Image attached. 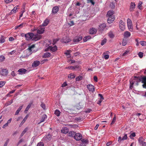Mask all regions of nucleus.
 <instances>
[{
  "label": "nucleus",
  "instance_id": "obj_61",
  "mask_svg": "<svg viewBox=\"0 0 146 146\" xmlns=\"http://www.w3.org/2000/svg\"><path fill=\"white\" fill-rule=\"evenodd\" d=\"M127 44V42L126 40H123L122 42V45L123 46H125Z\"/></svg>",
  "mask_w": 146,
  "mask_h": 146
},
{
  "label": "nucleus",
  "instance_id": "obj_39",
  "mask_svg": "<svg viewBox=\"0 0 146 146\" xmlns=\"http://www.w3.org/2000/svg\"><path fill=\"white\" fill-rule=\"evenodd\" d=\"M6 38L4 37L3 36H1L0 39V42L1 43H3L5 42V38Z\"/></svg>",
  "mask_w": 146,
  "mask_h": 146
},
{
  "label": "nucleus",
  "instance_id": "obj_45",
  "mask_svg": "<svg viewBox=\"0 0 146 146\" xmlns=\"http://www.w3.org/2000/svg\"><path fill=\"white\" fill-rule=\"evenodd\" d=\"M82 77L81 76H79L77 77L76 78V80L77 81H79L80 80L82 79Z\"/></svg>",
  "mask_w": 146,
  "mask_h": 146
},
{
  "label": "nucleus",
  "instance_id": "obj_15",
  "mask_svg": "<svg viewBox=\"0 0 146 146\" xmlns=\"http://www.w3.org/2000/svg\"><path fill=\"white\" fill-rule=\"evenodd\" d=\"M47 118V116L46 114L43 115L42 117L40 119V122L38 123V124H40L41 123L44 122L45 120Z\"/></svg>",
  "mask_w": 146,
  "mask_h": 146
},
{
  "label": "nucleus",
  "instance_id": "obj_25",
  "mask_svg": "<svg viewBox=\"0 0 146 146\" xmlns=\"http://www.w3.org/2000/svg\"><path fill=\"white\" fill-rule=\"evenodd\" d=\"M71 52V51L70 50H66V52H64V54L67 55L68 58H69L71 57L70 53Z\"/></svg>",
  "mask_w": 146,
  "mask_h": 146
},
{
  "label": "nucleus",
  "instance_id": "obj_59",
  "mask_svg": "<svg viewBox=\"0 0 146 146\" xmlns=\"http://www.w3.org/2000/svg\"><path fill=\"white\" fill-rule=\"evenodd\" d=\"M27 131V129H25L22 132V133L21 134V136H23V135H24V134L26 132V131Z\"/></svg>",
  "mask_w": 146,
  "mask_h": 146
},
{
  "label": "nucleus",
  "instance_id": "obj_47",
  "mask_svg": "<svg viewBox=\"0 0 146 146\" xmlns=\"http://www.w3.org/2000/svg\"><path fill=\"white\" fill-rule=\"evenodd\" d=\"M6 82L4 81L0 82V87H2L5 84Z\"/></svg>",
  "mask_w": 146,
  "mask_h": 146
},
{
  "label": "nucleus",
  "instance_id": "obj_43",
  "mask_svg": "<svg viewBox=\"0 0 146 146\" xmlns=\"http://www.w3.org/2000/svg\"><path fill=\"white\" fill-rule=\"evenodd\" d=\"M107 40L106 38H104L102 40L101 42V45H103L106 42Z\"/></svg>",
  "mask_w": 146,
  "mask_h": 146
},
{
  "label": "nucleus",
  "instance_id": "obj_63",
  "mask_svg": "<svg viewBox=\"0 0 146 146\" xmlns=\"http://www.w3.org/2000/svg\"><path fill=\"white\" fill-rule=\"evenodd\" d=\"M5 2L7 3H9L11 2L13 0H4Z\"/></svg>",
  "mask_w": 146,
  "mask_h": 146
},
{
  "label": "nucleus",
  "instance_id": "obj_26",
  "mask_svg": "<svg viewBox=\"0 0 146 146\" xmlns=\"http://www.w3.org/2000/svg\"><path fill=\"white\" fill-rule=\"evenodd\" d=\"M25 25V23H22L20 24V25H17V26H16L15 27V29H16L18 28H19V29L21 28L22 27H23Z\"/></svg>",
  "mask_w": 146,
  "mask_h": 146
},
{
  "label": "nucleus",
  "instance_id": "obj_34",
  "mask_svg": "<svg viewBox=\"0 0 146 146\" xmlns=\"http://www.w3.org/2000/svg\"><path fill=\"white\" fill-rule=\"evenodd\" d=\"M106 25L105 23H103L101 24V30H103L106 29Z\"/></svg>",
  "mask_w": 146,
  "mask_h": 146
},
{
  "label": "nucleus",
  "instance_id": "obj_18",
  "mask_svg": "<svg viewBox=\"0 0 146 146\" xmlns=\"http://www.w3.org/2000/svg\"><path fill=\"white\" fill-rule=\"evenodd\" d=\"M82 36H78L75 37L74 39V42H78L82 40Z\"/></svg>",
  "mask_w": 146,
  "mask_h": 146
},
{
  "label": "nucleus",
  "instance_id": "obj_46",
  "mask_svg": "<svg viewBox=\"0 0 146 146\" xmlns=\"http://www.w3.org/2000/svg\"><path fill=\"white\" fill-rule=\"evenodd\" d=\"M90 36H87L85 37L83 39V40L84 42H85L87 40H88V39H90Z\"/></svg>",
  "mask_w": 146,
  "mask_h": 146
},
{
  "label": "nucleus",
  "instance_id": "obj_19",
  "mask_svg": "<svg viewBox=\"0 0 146 146\" xmlns=\"http://www.w3.org/2000/svg\"><path fill=\"white\" fill-rule=\"evenodd\" d=\"M58 7L57 6H55L52 8V13L54 14L58 12Z\"/></svg>",
  "mask_w": 146,
  "mask_h": 146
},
{
  "label": "nucleus",
  "instance_id": "obj_12",
  "mask_svg": "<svg viewBox=\"0 0 146 146\" xmlns=\"http://www.w3.org/2000/svg\"><path fill=\"white\" fill-rule=\"evenodd\" d=\"M44 28L40 27L37 30V33L40 34H42L44 33Z\"/></svg>",
  "mask_w": 146,
  "mask_h": 146
},
{
  "label": "nucleus",
  "instance_id": "obj_35",
  "mask_svg": "<svg viewBox=\"0 0 146 146\" xmlns=\"http://www.w3.org/2000/svg\"><path fill=\"white\" fill-rule=\"evenodd\" d=\"M55 114L57 116H59L60 115V112L58 110H56L54 112Z\"/></svg>",
  "mask_w": 146,
  "mask_h": 146
},
{
  "label": "nucleus",
  "instance_id": "obj_57",
  "mask_svg": "<svg viewBox=\"0 0 146 146\" xmlns=\"http://www.w3.org/2000/svg\"><path fill=\"white\" fill-rule=\"evenodd\" d=\"M82 142L84 143H88V141L86 139H83L81 140Z\"/></svg>",
  "mask_w": 146,
  "mask_h": 146
},
{
  "label": "nucleus",
  "instance_id": "obj_41",
  "mask_svg": "<svg viewBox=\"0 0 146 146\" xmlns=\"http://www.w3.org/2000/svg\"><path fill=\"white\" fill-rule=\"evenodd\" d=\"M28 117V116L27 115L24 117L23 120L21 122L20 125H22L24 123V122H25V121L27 119Z\"/></svg>",
  "mask_w": 146,
  "mask_h": 146
},
{
  "label": "nucleus",
  "instance_id": "obj_6",
  "mask_svg": "<svg viewBox=\"0 0 146 146\" xmlns=\"http://www.w3.org/2000/svg\"><path fill=\"white\" fill-rule=\"evenodd\" d=\"M33 35V33H28L25 35V36L26 39L27 40H29L32 39V36Z\"/></svg>",
  "mask_w": 146,
  "mask_h": 146
},
{
  "label": "nucleus",
  "instance_id": "obj_49",
  "mask_svg": "<svg viewBox=\"0 0 146 146\" xmlns=\"http://www.w3.org/2000/svg\"><path fill=\"white\" fill-rule=\"evenodd\" d=\"M5 59V57L4 56H0V62H2Z\"/></svg>",
  "mask_w": 146,
  "mask_h": 146
},
{
  "label": "nucleus",
  "instance_id": "obj_13",
  "mask_svg": "<svg viewBox=\"0 0 146 146\" xmlns=\"http://www.w3.org/2000/svg\"><path fill=\"white\" fill-rule=\"evenodd\" d=\"M87 88L89 91L92 92H93L94 90V86L91 84H89L87 85Z\"/></svg>",
  "mask_w": 146,
  "mask_h": 146
},
{
  "label": "nucleus",
  "instance_id": "obj_2",
  "mask_svg": "<svg viewBox=\"0 0 146 146\" xmlns=\"http://www.w3.org/2000/svg\"><path fill=\"white\" fill-rule=\"evenodd\" d=\"M42 38V36L38 34L34 35L33 33V35L32 36V40L34 41H36L40 40Z\"/></svg>",
  "mask_w": 146,
  "mask_h": 146
},
{
  "label": "nucleus",
  "instance_id": "obj_20",
  "mask_svg": "<svg viewBox=\"0 0 146 146\" xmlns=\"http://www.w3.org/2000/svg\"><path fill=\"white\" fill-rule=\"evenodd\" d=\"M135 81L134 80L130 79L129 80L130 85L129 88L131 89H132L133 87V85L134 84Z\"/></svg>",
  "mask_w": 146,
  "mask_h": 146
},
{
  "label": "nucleus",
  "instance_id": "obj_31",
  "mask_svg": "<svg viewBox=\"0 0 146 146\" xmlns=\"http://www.w3.org/2000/svg\"><path fill=\"white\" fill-rule=\"evenodd\" d=\"M108 35L111 38H113L114 36L113 32L111 31H110L108 33Z\"/></svg>",
  "mask_w": 146,
  "mask_h": 146
},
{
  "label": "nucleus",
  "instance_id": "obj_16",
  "mask_svg": "<svg viewBox=\"0 0 146 146\" xmlns=\"http://www.w3.org/2000/svg\"><path fill=\"white\" fill-rule=\"evenodd\" d=\"M69 132L68 129L66 127H63L61 130V132L64 134H66Z\"/></svg>",
  "mask_w": 146,
  "mask_h": 146
},
{
  "label": "nucleus",
  "instance_id": "obj_53",
  "mask_svg": "<svg viewBox=\"0 0 146 146\" xmlns=\"http://www.w3.org/2000/svg\"><path fill=\"white\" fill-rule=\"evenodd\" d=\"M142 82L146 84V76L142 78Z\"/></svg>",
  "mask_w": 146,
  "mask_h": 146
},
{
  "label": "nucleus",
  "instance_id": "obj_21",
  "mask_svg": "<svg viewBox=\"0 0 146 146\" xmlns=\"http://www.w3.org/2000/svg\"><path fill=\"white\" fill-rule=\"evenodd\" d=\"M131 35L130 33L128 31L125 32L123 34V36L125 38H127L129 37Z\"/></svg>",
  "mask_w": 146,
  "mask_h": 146
},
{
  "label": "nucleus",
  "instance_id": "obj_22",
  "mask_svg": "<svg viewBox=\"0 0 146 146\" xmlns=\"http://www.w3.org/2000/svg\"><path fill=\"white\" fill-rule=\"evenodd\" d=\"M51 54L50 53L48 52H46L44 53L42 56L43 58H46L49 57L50 56Z\"/></svg>",
  "mask_w": 146,
  "mask_h": 146
},
{
  "label": "nucleus",
  "instance_id": "obj_44",
  "mask_svg": "<svg viewBox=\"0 0 146 146\" xmlns=\"http://www.w3.org/2000/svg\"><path fill=\"white\" fill-rule=\"evenodd\" d=\"M70 39L69 38H68L66 40H65L63 39L62 40V41L64 43H67L68 42H70Z\"/></svg>",
  "mask_w": 146,
  "mask_h": 146
},
{
  "label": "nucleus",
  "instance_id": "obj_62",
  "mask_svg": "<svg viewBox=\"0 0 146 146\" xmlns=\"http://www.w3.org/2000/svg\"><path fill=\"white\" fill-rule=\"evenodd\" d=\"M68 25L70 26H72L74 25V23L73 21H70V23H68Z\"/></svg>",
  "mask_w": 146,
  "mask_h": 146
},
{
  "label": "nucleus",
  "instance_id": "obj_38",
  "mask_svg": "<svg viewBox=\"0 0 146 146\" xmlns=\"http://www.w3.org/2000/svg\"><path fill=\"white\" fill-rule=\"evenodd\" d=\"M18 6L15 7L11 11V13L12 14H13V13H15L18 9Z\"/></svg>",
  "mask_w": 146,
  "mask_h": 146
},
{
  "label": "nucleus",
  "instance_id": "obj_60",
  "mask_svg": "<svg viewBox=\"0 0 146 146\" xmlns=\"http://www.w3.org/2000/svg\"><path fill=\"white\" fill-rule=\"evenodd\" d=\"M136 136L135 134V133H131V135H130V137L132 139V137H135Z\"/></svg>",
  "mask_w": 146,
  "mask_h": 146
},
{
  "label": "nucleus",
  "instance_id": "obj_8",
  "mask_svg": "<svg viewBox=\"0 0 146 146\" xmlns=\"http://www.w3.org/2000/svg\"><path fill=\"white\" fill-rule=\"evenodd\" d=\"M66 68L70 70H76L79 69V67L78 66H70L66 67Z\"/></svg>",
  "mask_w": 146,
  "mask_h": 146
},
{
  "label": "nucleus",
  "instance_id": "obj_7",
  "mask_svg": "<svg viewBox=\"0 0 146 146\" xmlns=\"http://www.w3.org/2000/svg\"><path fill=\"white\" fill-rule=\"evenodd\" d=\"M40 64V62L38 60H35L32 64V66L33 68L36 67Z\"/></svg>",
  "mask_w": 146,
  "mask_h": 146
},
{
  "label": "nucleus",
  "instance_id": "obj_64",
  "mask_svg": "<svg viewBox=\"0 0 146 146\" xmlns=\"http://www.w3.org/2000/svg\"><path fill=\"white\" fill-rule=\"evenodd\" d=\"M94 81L96 82H97L98 81L97 77L96 76H94Z\"/></svg>",
  "mask_w": 146,
  "mask_h": 146
},
{
  "label": "nucleus",
  "instance_id": "obj_52",
  "mask_svg": "<svg viewBox=\"0 0 146 146\" xmlns=\"http://www.w3.org/2000/svg\"><path fill=\"white\" fill-rule=\"evenodd\" d=\"M140 43L141 45L143 46L145 45L146 42L145 41H141L140 42Z\"/></svg>",
  "mask_w": 146,
  "mask_h": 146
},
{
  "label": "nucleus",
  "instance_id": "obj_36",
  "mask_svg": "<svg viewBox=\"0 0 146 146\" xmlns=\"http://www.w3.org/2000/svg\"><path fill=\"white\" fill-rule=\"evenodd\" d=\"M31 104H29L27 106V107H26V108L25 109V110L24 111V112L25 113H26L27 111H28L29 110V108L31 107Z\"/></svg>",
  "mask_w": 146,
  "mask_h": 146
},
{
  "label": "nucleus",
  "instance_id": "obj_23",
  "mask_svg": "<svg viewBox=\"0 0 146 146\" xmlns=\"http://www.w3.org/2000/svg\"><path fill=\"white\" fill-rule=\"evenodd\" d=\"M97 32V30L96 29L94 28H92L90 29V33L91 34H93L96 33Z\"/></svg>",
  "mask_w": 146,
  "mask_h": 146
},
{
  "label": "nucleus",
  "instance_id": "obj_14",
  "mask_svg": "<svg viewBox=\"0 0 146 146\" xmlns=\"http://www.w3.org/2000/svg\"><path fill=\"white\" fill-rule=\"evenodd\" d=\"M8 72L6 69H2L0 72V74L3 76H5L7 74Z\"/></svg>",
  "mask_w": 146,
  "mask_h": 146
},
{
  "label": "nucleus",
  "instance_id": "obj_11",
  "mask_svg": "<svg viewBox=\"0 0 146 146\" xmlns=\"http://www.w3.org/2000/svg\"><path fill=\"white\" fill-rule=\"evenodd\" d=\"M108 19L107 20V22L109 23H111L115 19V18L114 16H111V17H108Z\"/></svg>",
  "mask_w": 146,
  "mask_h": 146
},
{
  "label": "nucleus",
  "instance_id": "obj_1",
  "mask_svg": "<svg viewBox=\"0 0 146 146\" xmlns=\"http://www.w3.org/2000/svg\"><path fill=\"white\" fill-rule=\"evenodd\" d=\"M127 25L128 29L130 31H132L133 30L132 22L131 20L128 18L127 19Z\"/></svg>",
  "mask_w": 146,
  "mask_h": 146
},
{
  "label": "nucleus",
  "instance_id": "obj_55",
  "mask_svg": "<svg viewBox=\"0 0 146 146\" xmlns=\"http://www.w3.org/2000/svg\"><path fill=\"white\" fill-rule=\"evenodd\" d=\"M40 106L44 110H45L46 109L45 105L44 103H42L40 105Z\"/></svg>",
  "mask_w": 146,
  "mask_h": 146
},
{
  "label": "nucleus",
  "instance_id": "obj_30",
  "mask_svg": "<svg viewBox=\"0 0 146 146\" xmlns=\"http://www.w3.org/2000/svg\"><path fill=\"white\" fill-rule=\"evenodd\" d=\"M76 76V75L75 74L71 73L68 76V78L72 79V78H75Z\"/></svg>",
  "mask_w": 146,
  "mask_h": 146
},
{
  "label": "nucleus",
  "instance_id": "obj_32",
  "mask_svg": "<svg viewBox=\"0 0 146 146\" xmlns=\"http://www.w3.org/2000/svg\"><path fill=\"white\" fill-rule=\"evenodd\" d=\"M135 80H136V82H140L142 80V78H140L139 77H135Z\"/></svg>",
  "mask_w": 146,
  "mask_h": 146
},
{
  "label": "nucleus",
  "instance_id": "obj_24",
  "mask_svg": "<svg viewBox=\"0 0 146 146\" xmlns=\"http://www.w3.org/2000/svg\"><path fill=\"white\" fill-rule=\"evenodd\" d=\"M114 14V12L112 10H110L108 11L107 14V16L111 17V16H114L113 15Z\"/></svg>",
  "mask_w": 146,
  "mask_h": 146
},
{
  "label": "nucleus",
  "instance_id": "obj_27",
  "mask_svg": "<svg viewBox=\"0 0 146 146\" xmlns=\"http://www.w3.org/2000/svg\"><path fill=\"white\" fill-rule=\"evenodd\" d=\"M106 52L104 53L102 55V57L103 58H104L106 59H108L109 57V56L108 54H106Z\"/></svg>",
  "mask_w": 146,
  "mask_h": 146
},
{
  "label": "nucleus",
  "instance_id": "obj_10",
  "mask_svg": "<svg viewBox=\"0 0 146 146\" xmlns=\"http://www.w3.org/2000/svg\"><path fill=\"white\" fill-rule=\"evenodd\" d=\"M48 48L49 50H50L52 52H54L57 50V46L55 45L49 46L48 47Z\"/></svg>",
  "mask_w": 146,
  "mask_h": 146
},
{
  "label": "nucleus",
  "instance_id": "obj_17",
  "mask_svg": "<svg viewBox=\"0 0 146 146\" xmlns=\"http://www.w3.org/2000/svg\"><path fill=\"white\" fill-rule=\"evenodd\" d=\"M26 71L27 70L24 68L20 69L18 71L19 74H25Z\"/></svg>",
  "mask_w": 146,
  "mask_h": 146
},
{
  "label": "nucleus",
  "instance_id": "obj_42",
  "mask_svg": "<svg viewBox=\"0 0 146 146\" xmlns=\"http://www.w3.org/2000/svg\"><path fill=\"white\" fill-rule=\"evenodd\" d=\"M35 47V44H33L30 46L28 48V49L30 51H32V49L34 48Z\"/></svg>",
  "mask_w": 146,
  "mask_h": 146
},
{
  "label": "nucleus",
  "instance_id": "obj_28",
  "mask_svg": "<svg viewBox=\"0 0 146 146\" xmlns=\"http://www.w3.org/2000/svg\"><path fill=\"white\" fill-rule=\"evenodd\" d=\"M49 22L48 20V19H46L44 22L42 24V26H46L48 24Z\"/></svg>",
  "mask_w": 146,
  "mask_h": 146
},
{
  "label": "nucleus",
  "instance_id": "obj_51",
  "mask_svg": "<svg viewBox=\"0 0 146 146\" xmlns=\"http://www.w3.org/2000/svg\"><path fill=\"white\" fill-rule=\"evenodd\" d=\"M116 117H115V115L114 117L113 118V119L112 120L111 123V125H113V124H114V123H115V121H116Z\"/></svg>",
  "mask_w": 146,
  "mask_h": 146
},
{
  "label": "nucleus",
  "instance_id": "obj_40",
  "mask_svg": "<svg viewBox=\"0 0 146 146\" xmlns=\"http://www.w3.org/2000/svg\"><path fill=\"white\" fill-rule=\"evenodd\" d=\"M13 100H11L10 101H9L7 102L5 104V105L7 106H8L11 105V104L13 103Z\"/></svg>",
  "mask_w": 146,
  "mask_h": 146
},
{
  "label": "nucleus",
  "instance_id": "obj_4",
  "mask_svg": "<svg viewBox=\"0 0 146 146\" xmlns=\"http://www.w3.org/2000/svg\"><path fill=\"white\" fill-rule=\"evenodd\" d=\"M119 27L120 29L122 31H123L125 29V26L124 22L121 20L119 22Z\"/></svg>",
  "mask_w": 146,
  "mask_h": 146
},
{
  "label": "nucleus",
  "instance_id": "obj_50",
  "mask_svg": "<svg viewBox=\"0 0 146 146\" xmlns=\"http://www.w3.org/2000/svg\"><path fill=\"white\" fill-rule=\"evenodd\" d=\"M139 56L141 58H142L143 56V53L141 52H139L138 54Z\"/></svg>",
  "mask_w": 146,
  "mask_h": 146
},
{
  "label": "nucleus",
  "instance_id": "obj_29",
  "mask_svg": "<svg viewBox=\"0 0 146 146\" xmlns=\"http://www.w3.org/2000/svg\"><path fill=\"white\" fill-rule=\"evenodd\" d=\"M23 105H22V106H20L19 108L16 111V112L15 113V115H18L19 111H21V109H22L23 107Z\"/></svg>",
  "mask_w": 146,
  "mask_h": 146
},
{
  "label": "nucleus",
  "instance_id": "obj_9",
  "mask_svg": "<svg viewBox=\"0 0 146 146\" xmlns=\"http://www.w3.org/2000/svg\"><path fill=\"white\" fill-rule=\"evenodd\" d=\"M135 5L134 2H131L130 3L129 7V11L131 12L133 11L135 8Z\"/></svg>",
  "mask_w": 146,
  "mask_h": 146
},
{
  "label": "nucleus",
  "instance_id": "obj_48",
  "mask_svg": "<svg viewBox=\"0 0 146 146\" xmlns=\"http://www.w3.org/2000/svg\"><path fill=\"white\" fill-rule=\"evenodd\" d=\"M129 51L126 50L125 52L123 54L122 56H126L128 55V54L129 53Z\"/></svg>",
  "mask_w": 146,
  "mask_h": 146
},
{
  "label": "nucleus",
  "instance_id": "obj_37",
  "mask_svg": "<svg viewBox=\"0 0 146 146\" xmlns=\"http://www.w3.org/2000/svg\"><path fill=\"white\" fill-rule=\"evenodd\" d=\"M75 134V132L74 131H70L68 133L69 136H73Z\"/></svg>",
  "mask_w": 146,
  "mask_h": 146
},
{
  "label": "nucleus",
  "instance_id": "obj_33",
  "mask_svg": "<svg viewBox=\"0 0 146 146\" xmlns=\"http://www.w3.org/2000/svg\"><path fill=\"white\" fill-rule=\"evenodd\" d=\"M142 2L141 1H139L137 5V7L140 9H141L142 6Z\"/></svg>",
  "mask_w": 146,
  "mask_h": 146
},
{
  "label": "nucleus",
  "instance_id": "obj_56",
  "mask_svg": "<svg viewBox=\"0 0 146 146\" xmlns=\"http://www.w3.org/2000/svg\"><path fill=\"white\" fill-rule=\"evenodd\" d=\"M47 61H48V60H47V59H44L42 60L41 61V62H40V64H42L44 62H46Z\"/></svg>",
  "mask_w": 146,
  "mask_h": 146
},
{
  "label": "nucleus",
  "instance_id": "obj_58",
  "mask_svg": "<svg viewBox=\"0 0 146 146\" xmlns=\"http://www.w3.org/2000/svg\"><path fill=\"white\" fill-rule=\"evenodd\" d=\"M127 139V134H125L124 136L122 138V140H124Z\"/></svg>",
  "mask_w": 146,
  "mask_h": 146
},
{
  "label": "nucleus",
  "instance_id": "obj_5",
  "mask_svg": "<svg viewBox=\"0 0 146 146\" xmlns=\"http://www.w3.org/2000/svg\"><path fill=\"white\" fill-rule=\"evenodd\" d=\"M74 138L77 141H79L82 138V135L80 133H76L74 136Z\"/></svg>",
  "mask_w": 146,
  "mask_h": 146
},
{
  "label": "nucleus",
  "instance_id": "obj_3",
  "mask_svg": "<svg viewBox=\"0 0 146 146\" xmlns=\"http://www.w3.org/2000/svg\"><path fill=\"white\" fill-rule=\"evenodd\" d=\"M144 139L142 137H140L139 138V142L141 146H145L146 145V142L144 141Z\"/></svg>",
  "mask_w": 146,
  "mask_h": 146
},
{
  "label": "nucleus",
  "instance_id": "obj_54",
  "mask_svg": "<svg viewBox=\"0 0 146 146\" xmlns=\"http://www.w3.org/2000/svg\"><path fill=\"white\" fill-rule=\"evenodd\" d=\"M36 146H44V144L42 142H40L37 144Z\"/></svg>",
  "mask_w": 146,
  "mask_h": 146
}]
</instances>
